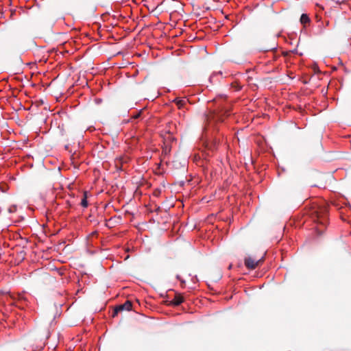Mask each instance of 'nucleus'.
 Instances as JSON below:
<instances>
[{"label": "nucleus", "instance_id": "obj_1", "mask_svg": "<svg viewBox=\"0 0 351 351\" xmlns=\"http://www.w3.org/2000/svg\"><path fill=\"white\" fill-rule=\"evenodd\" d=\"M328 210L326 206L313 205L310 215L313 219H316L320 223H325L327 219Z\"/></svg>", "mask_w": 351, "mask_h": 351}, {"label": "nucleus", "instance_id": "obj_2", "mask_svg": "<svg viewBox=\"0 0 351 351\" xmlns=\"http://www.w3.org/2000/svg\"><path fill=\"white\" fill-rule=\"evenodd\" d=\"M132 304L130 300L125 301L124 304L117 306L112 313V317H114L119 312L132 310Z\"/></svg>", "mask_w": 351, "mask_h": 351}, {"label": "nucleus", "instance_id": "obj_3", "mask_svg": "<svg viewBox=\"0 0 351 351\" xmlns=\"http://www.w3.org/2000/svg\"><path fill=\"white\" fill-rule=\"evenodd\" d=\"M263 262V258L256 261L253 258L248 256L245 258L244 264L245 266L249 269H254Z\"/></svg>", "mask_w": 351, "mask_h": 351}, {"label": "nucleus", "instance_id": "obj_4", "mask_svg": "<svg viewBox=\"0 0 351 351\" xmlns=\"http://www.w3.org/2000/svg\"><path fill=\"white\" fill-rule=\"evenodd\" d=\"M173 101L176 104L179 109L182 110L186 108V106L187 105L189 100L184 98H176Z\"/></svg>", "mask_w": 351, "mask_h": 351}, {"label": "nucleus", "instance_id": "obj_5", "mask_svg": "<svg viewBox=\"0 0 351 351\" xmlns=\"http://www.w3.org/2000/svg\"><path fill=\"white\" fill-rule=\"evenodd\" d=\"M276 49V44L274 41L269 43L267 46H260L259 50L261 51H269Z\"/></svg>", "mask_w": 351, "mask_h": 351}, {"label": "nucleus", "instance_id": "obj_6", "mask_svg": "<svg viewBox=\"0 0 351 351\" xmlns=\"http://www.w3.org/2000/svg\"><path fill=\"white\" fill-rule=\"evenodd\" d=\"M184 302L183 296L180 293H176L173 300L171 301V304L178 306Z\"/></svg>", "mask_w": 351, "mask_h": 351}, {"label": "nucleus", "instance_id": "obj_7", "mask_svg": "<svg viewBox=\"0 0 351 351\" xmlns=\"http://www.w3.org/2000/svg\"><path fill=\"white\" fill-rule=\"evenodd\" d=\"M300 21L302 25H306L310 23L311 20L306 14H302L300 16Z\"/></svg>", "mask_w": 351, "mask_h": 351}, {"label": "nucleus", "instance_id": "obj_8", "mask_svg": "<svg viewBox=\"0 0 351 351\" xmlns=\"http://www.w3.org/2000/svg\"><path fill=\"white\" fill-rule=\"evenodd\" d=\"M80 204L82 206H83L84 208L88 206V202L86 199V193H84V198L82 199Z\"/></svg>", "mask_w": 351, "mask_h": 351}, {"label": "nucleus", "instance_id": "obj_9", "mask_svg": "<svg viewBox=\"0 0 351 351\" xmlns=\"http://www.w3.org/2000/svg\"><path fill=\"white\" fill-rule=\"evenodd\" d=\"M141 111H139V112H136V114H133L132 116V118L136 119H138L141 117Z\"/></svg>", "mask_w": 351, "mask_h": 351}, {"label": "nucleus", "instance_id": "obj_10", "mask_svg": "<svg viewBox=\"0 0 351 351\" xmlns=\"http://www.w3.org/2000/svg\"><path fill=\"white\" fill-rule=\"evenodd\" d=\"M177 278L179 279L181 282V284L183 285L185 284V281L183 280H181L179 276H177Z\"/></svg>", "mask_w": 351, "mask_h": 351}, {"label": "nucleus", "instance_id": "obj_11", "mask_svg": "<svg viewBox=\"0 0 351 351\" xmlns=\"http://www.w3.org/2000/svg\"><path fill=\"white\" fill-rule=\"evenodd\" d=\"M22 300H23V298H20V299L17 301V303H19V302H22Z\"/></svg>", "mask_w": 351, "mask_h": 351}, {"label": "nucleus", "instance_id": "obj_12", "mask_svg": "<svg viewBox=\"0 0 351 351\" xmlns=\"http://www.w3.org/2000/svg\"><path fill=\"white\" fill-rule=\"evenodd\" d=\"M231 267H232V265H230L228 268L231 269Z\"/></svg>", "mask_w": 351, "mask_h": 351}]
</instances>
